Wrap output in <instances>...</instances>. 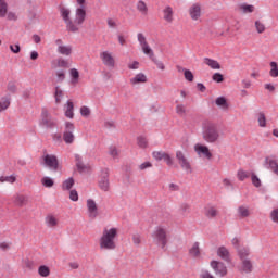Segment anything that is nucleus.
Masks as SVG:
<instances>
[{
  "label": "nucleus",
  "mask_w": 278,
  "mask_h": 278,
  "mask_svg": "<svg viewBox=\"0 0 278 278\" xmlns=\"http://www.w3.org/2000/svg\"><path fill=\"white\" fill-rule=\"evenodd\" d=\"M163 14L167 23H173V8L166 7L163 11Z\"/></svg>",
  "instance_id": "obj_38"
},
{
  "label": "nucleus",
  "mask_w": 278,
  "mask_h": 278,
  "mask_svg": "<svg viewBox=\"0 0 278 278\" xmlns=\"http://www.w3.org/2000/svg\"><path fill=\"white\" fill-rule=\"evenodd\" d=\"M41 125L47 129H53V127L58 125V122L55 121V118L51 117L49 111L43 110L41 113Z\"/></svg>",
  "instance_id": "obj_12"
},
{
  "label": "nucleus",
  "mask_w": 278,
  "mask_h": 278,
  "mask_svg": "<svg viewBox=\"0 0 278 278\" xmlns=\"http://www.w3.org/2000/svg\"><path fill=\"white\" fill-rule=\"evenodd\" d=\"M251 179H252V184H253V186H255V188H260V186H262V180H260V177H257V175L252 174Z\"/></svg>",
  "instance_id": "obj_54"
},
{
  "label": "nucleus",
  "mask_w": 278,
  "mask_h": 278,
  "mask_svg": "<svg viewBox=\"0 0 278 278\" xmlns=\"http://www.w3.org/2000/svg\"><path fill=\"white\" fill-rule=\"evenodd\" d=\"M215 105L222 110H229V102H227V98L225 97H218L215 99Z\"/></svg>",
  "instance_id": "obj_30"
},
{
  "label": "nucleus",
  "mask_w": 278,
  "mask_h": 278,
  "mask_svg": "<svg viewBox=\"0 0 278 278\" xmlns=\"http://www.w3.org/2000/svg\"><path fill=\"white\" fill-rule=\"evenodd\" d=\"M70 199L71 201H79V194L77 193V190H72L70 192Z\"/></svg>",
  "instance_id": "obj_62"
},
{
  "label": "nucleus",
  "mask_w": 278,
  "mask_h": 278,
  "mask_svg": "<svg viewBox=\"0 0 278 278\" xmlns=\"http://www.w3.org/2000/svg\"><path fill=\"white\" fill-rule=\"evenodd\" d=\"M58 66L59 68H68L71 65L68 64V61H66L65 59H59Z\"/></svg>",
  "instance_id": "obj_56"
},
{
  "label": "nucleus",
  "mask_w": 278,
  "mask_h": 278,
  "mask_svg": "<svg viewBox=\"0 0 278 278\" xmlns=\"http://www.w3.org/2000/svg\"><path fill=\"white\" fill-rule=\"evenodd\" d=\"M204 64H206V66H208L213 71H220V63H218V61H216V60L205 58Z\"/></svg>",
  "instance_id": "obj_29"
},
{
  "label": "nucleus",
  "mask_w": 278,
  "mask_h": 278,
  "mask_svg": "<svg viewBox=\"0 0 278 278\" xmlns=\"http://www.w3.org/2000/svg\"><path fill=\"white\" fill-rule=\"evenodd\" d=\"M254 29L256 34H264L266 31V24L262 20H256L254 22Z\"/></svg>",
  "instance_id": "obj_32"
},
{
  "label": "nucleus",
  "mask_w": 278,
  "mask_h": 278,
  "mask_svg": "<svg viewBox=\"0 0 278 278\" xmlns=\"http://www.w3.org/2000/svg\"><path fill=\"white\" fill-rule=\"evenodd\" d=\"M116 238H118V228H104L99 240L101 251H114Z\"/></svg>",
  "instance_id": "obj_1"
},
{
  "label": "nucleus",
  "mask_w": 278,
  "mask_h": 278,
  "mask_svg": "<svg viewBox=\"0 0 278 278\" xmlns=\"http://www.w3.org/2000/svg\"><path fill=\"white\" fill-rule=\"evenodd\" d=\"M75 186V179L73 177L67 178L65 181L62 184V189L63 190H71Z\"/></svg>",
  "instance_id": "obj_44"
},
{
  "label": "nucleus",
  "mask_w": 278,
  "mask_h": 278,
  "mask_svg": "<svg viewBox=\"0 0 278 278\" xmlns=\"http://www.w3.org/2000/svg\"><path fill=\"white\" fill-rule=\"evenodd\" d=\"M185 79L187 81H194V75L192 74V72L190 70L185 71Z\"/></svg>",
  "instance_id": "obj_58"
},
{
  "label": "nucleus",
  "mask_w": 278,
  "mask_h": 278,
  "mask_svg": "<svg viewBox=\"0 0 278 278\" xmlns=\"http://www.w3.org/2000/svg\"><path fill=\"white\" fill-rule=\"evenodd\" d=\"M144 55H148L152 62H155V53L153 52V49H151V46L147 43L146 46L141 47Z\"/></svg>",
  "instance_id": "obj_33"
},
{
  "label": "nucleus",
  "mask_w": 278,
  "mask_h": 278,
  "mask_svg": "<svg viewBox=\"0 0 278 278\" xmlns=\"http://www.w3.org/2000/svg\"><path fill=\"white\" fill-rule=\"evenodd\" d=\"M76 168L79 173H88L90 167L84 164V159L79 154H75Z\"/></svg>",
  "instance_id": "obj_19"
},
{
  "label": "nucleus",
  "mask_w": 278,
  "mask_h": 278,
  "mask_svg": "<svg viewBox=\"0 0 278 278\" xmlns=\"http://www.w3.org/2000/svg\"><path fill=\"white\" fill-rule=\"evenodd\" d=\"M200 278H216V277H214V275H212V273L207 270H202L200 274Z\"/></svg>",
  "instance_id": "obj_63"
},
{
  "label": "nucleus",
  "mask_w": 278,
  "mask_h": 278,
  "mask_svg": "<svg viewBox=\"0 0 278 278\" xmlns=\"http://www.w3.org/2000/svg\"><path fill=\"white\" fill-rule=\"evenodd\" d=\"M10 108V99L2 98L0 100V112H4V110H8Z\"/></svg>",
  "instance_id": "obj_48"
},
{
  "label": "nucleus",
  "mask_w": 278,
  "mask_h": 278,
  "mask_svg": "<svg viewBox=\"0 0 278 278\" xmlns=\"http://www.w3.org/2000/svg\"><path fill=\"white\" fill-rule=\"evenodd\" d=\"M86 22V7H77L75 10L74 20H72V25L76 27L79 31V27Z\"/></svg>",
  "instance_id": "obj_4"
},
{
  "label": "nucleus",
  "mask_w": 278,
  "mask_h": 278,
  "mask_svg": "<svg viewBox=\"0 0 278 278\" xmlns=\"http://www.w3.org/2000/svg\"><path fill=\"white\" fill-rule=\"evenodd\" d=\"M98 186L102 192H110V174L108 170L102 172Z\"/></svg>",
  "instance_id": "obj_14"
},
{
  "label": "nucleus",
  "mask_w": 278,
  "mask_h": 278,
  "mask_svg": "<svg viewBox=\"0 0 278 278\" xmlns=\"http://www.w3.org/2000/svg\"><path fill=\"white\" fill-rule=\"evenodd\" d=\"M43 165L50 170H58L60 168V162L58 161V156L53 154H45L42 156Z\"/></svg>",
  "instance_id": "obj_11"
},
{
  "label": "nucleus",
  "mask_w": 278,
  "mask_h": 278,
  "mask_svg": "<svg viewBox=\"0 0 278 278\" xmlns=\"http://www.w3.org/2000/svg\"><path fill=\"white\" fill-rule=\"evenodd\" d=\"M237 177H238L239 181H244V179H249V177H251V174L249 172L239 169L237 173Z\"/></svg>",
  "instance_id": "obj_46"
},
{
  "label": "nucleus",
  "mask_w": 278,
  "mask_h": 278,
  "mask_svg": "<svg viewBox=\"0 0 278 278\" xmlns=\"http://www.w3.org/2000/svg\"><path fill=\"white\" fill-rule=\"evenodd\" d=\"M210 266L214 270L216 277L223 278L229 275V269L227 268V265L220 261H211Z\"/></svg>",
  "instance_id": "obj_6"
},
{
  "label": "nucleus",
  "mask_w": 278,
  "mask_h": 278,
  "mask_svg": "<svg viewBox=\"0 0 278 278\" xmlns=\"http://www.w3.org/2000/svg\"><path fill=\"white\" fill-rule=\"evenodd\" d=\"M109 155H111L113 160L118 159V155H119L118 148H116V146H111L109 148Z\"/></svg>",
  "instance_id": "obj_45"
},
{
  "label": "nucleus",
  "mask_w": 278,
  "mask_h": 278,
  "mask_svg": "<svg viewBox=\"0 0 278 278\" xmlns=\"http://www.w3.org/2000/svg\"><path fill=\"white\" fill-rule=\"evenodd\" d=\"M100 60L106 68H116V59L114 58V53L110 50L101 51Z\"/></svg>",
  "instance_id": "obj_5"
},
{
  "label": "nucleus",
  "mask_w": 278,
  "mask_h": 278,
  "mask_svg": "<svg viewBox=\"0 0 278 278\" xmlns=\"http://www.w3.org/2000/svg\"><path fill=\"white\" fill-rule=\"evenodd\" d=\"M38 275L40 277H49V275H51V268L47 265H40L38 267Z\"/></svg>",
  "instance_id": "obj_35"
},
{
  "label": "nucleus",
  "mask_w": 278,
  "mask_h": 278,
  "mask_svg": "<svg viewBox=\"0 0 278 278\" xmlns=\"http://www.w3.org/2000/svg\"><path fill=\"white\" fill-rule=\"evenodd\" d=\"M60 14L66 25L67 30L75 34L77 31V27H75V25H73V18H71V9L62 7L60 9Z\"/></svg>",
  "instance_id": "obj_7"
},
{
  "label": "nucleus",
  "mask_w": 278,
  "mask_h": 278,
  "mask_svg": "<svg viewBox=\"0 0 278 278\" xmlns=\"http://www.w3.org/2000/svg\"><path fill=\"white\" fill-rule=\"evenodd\" d=\"M237 253L240 261L249 260V255H251V249L247 247L239 248Z\"/></svg>",
  "instance_id": "obj_27"
},
{
  "label": "nucleus",
  "mask_w": 278,
  "mask_h": 278,
  "mask_svg": "<svg viewBox=\"0 0 278 278\" xmlns=\"http://www.w3.org/2000/svg\"><path fill=\"white\" fill-rule=\"evenodd\" d=\"M13 203H14V205H16V207H25V205H27V203H29V199L26 195L16 193L13 197Z\"/></svg>",
  "instance_id": "obj_18"
},
{
  "label": "nucleus",
  "mask_w": 278,
  "mask_h": 278,
  "mask_svg": "<svg viewBox=\"0 0 278 278\" xmlns=\"http://www.w3.org/2000/svg\"><path fill=\"white\" fill-rule=\"evenodd\" d=\"M129 81H130L131 86H138L140 84H147V81H149V79L147 78L144 73H138L132 78H130Z\"/></svg>",
  "instance_id": "obj_22"
},
{
  "label": "nucleus",
  "mask_w": 278,
  "mask_h": 278,
  "mask_svg": "<svg viewBox=\"0 0 278 278\" xmlns=\"http://www.w3.org/2000/svg\"><path fill=\"white\" fill-rule=\"evenodd\" d=\"M269 66H270L269 75H270L273 78H277V77H278V63L275 62V61H271V62L269 63Z\"/></svg>",
  "instance_id": "obj_41"
},
{
  "label": "nucleus",
  "mask_w": 278,
  "mask_h": 278,
  "mask_svg": "<svg viewBox=\"0 0 278 278\" xmlns=\"http://www.w3.org/2000/svg\"><path fill=\"white\" fill-rule=\"evenodd\" d=\"M90 114H91L90 108H88V106L80 108V115L84 116V118H88V116H90Z\"/></svg>",
  "instance_id": "obj_55"
},
{
  "label": "nucleus",
  "mask_w": 278,
  "mask_h": 278,
  "mask_svg": "<svg viewBox=\"0 0 278 278\" xmlns=\"http://www.w3.org/2000/svg\"><path fill=\"white\" fill-rule=\"evenodd\" d=\"M176 114H178V116H186V106L184 104H177Z\"/></svg>",
  "instance_id": "obj_53"
},
{
  "label": "nucleus",
  "mask_w": 278,
  "mask_h": 278,
  "mask_svg": "<svg viewBox=\"0 0 278 278\" xmlns=\"http://www.w3.org/2000/svg\"><path fill=\"white\" fill-rule=\"evenodd\" d=\"M154 160H156V162H161V160H164L166 152H162V151H154L152 153Z\"/></svg>",
  "instance_id": "obj_52"
},
{
  "label": "nucleus",
  "mask_w": 278,
  "mask_h": 278,
  "mask_svg": "<svg viewBox=\"0 0 278 278\" xmlns=\"http://www.w3.org/2000/svg\"><path fill=\"white\" fill-rule=\"evenodd\" d=\"M189 255L190 257H193L194 260H201V247L199 242H194L191 248L189 249Z\"/></svg>",
  "instance_id": "obj_24"
},
{
  "label": "nucleus",
  "mask_w": 278,
  "mask_h": 278,
  "mask_svg": "<svg viewBox=\"0 0 278 278\" xmlns=\"http://www.w3.org/2000/svg\"><path fill=\"white\" fill-rule=\"evenodd\" d=\"M55 76H56V81L59 84H62V81L66 79V72L64 70L56 71Z\"/></svg>",
  "instance_id": "obj_47"
},
{
  "label": "nucleus",
  "mask_w": 278,
  "mask_h": 278,
  "mask_svg": "<svg viewBox=\"0 0 278 278\" xmlns=\"http://www.w3.org/2000/svg\"><path fill=\"white\" fill-rule=\"evenodd\" d=\"M54 43L56 45V53L60 55L65 58L73 55V46L64 43L62 39H56Z\"/></svg>",
  "instance_id": "obj_9"
},
{
  "label": "nucleus",
  "mask_w": 278,
  "mask_h": 278,
  "mask_svg": "<svg viewBox=\"0 0 278 278\" xmlns=\"http://www.w3.org/2000/svg\"><path fill=\"white\" fill-rule=\"evenodd\" d=\"M239 9L241 10V12L243 14H251V13L255 12V7L252 4H241L239 7Z\"/></svg>",
  "instance_id": "obj_42"
},
{
  "label": "nucleus",
  "mask_w": 278,
  "mask_h": 278,
  "mask_svg": "<svg viewBox=\"0 0 278 278\" xmlns=\"http://www.w3.org/2000/svg\"><path fill=\"white\" fill-rule=\"evenodd\" d=\"M217 255L220 260H224V262H231V253L226 247H219L217 249Z\"/></svg>",
  "instance_id": "obj_23"
},
{
  "label": "nucleus",
  "mask_w": 278,
  "mask_h": 278,
  "mask_svg": "<svg viewBox=\"0 0 278 278\" xmlns=\"http://www.w3.org/2000/svg\"><path fill=\"white\" fill-rule=\"evenodd\" d=\"M239 273H244L245 275L253 273V262H251V258L241 261Z\"/></svg>",
  "instance_id": "obj_17"
},
{
  "label": "nucleus",
  "mask_w": 278,
  "mask_h": 278,
  "mask_svg": "<svg viewBox=\"0 0 278 278\" xmlns=\"http://www.w3.org/2000/svg\"><path fill=\"white\" fill-rule=\"evenodd\" d=\"M270 218H271L273 223H277L278 224V208H274L270 212Z\"/></svg>",
  "instance_id": "obj_61"
},
{
  "label": "nucleus",
  "mask_w": 278,
  "mask_h": 278,
  "mask_svg": "<svg viewBox=\"0 0 278 278\" xmlns=\"http://www.w3.org/2000/svg\"><path fill=\"white\" fill-rule=\"evenodd\" d=\"M75 124L71 122L65 123V130L63 132V140L65 144H73L75 142Z\"/></svg>",
  "instance_id": "obj_8"
},
{
  "label": "nucleus",
  "mask_w": 278,
  "mask_h": 278,
  "mask_svg": "<svg viewBox=\"0 0 278 278\" xmlns=\"http://www.w3.org/2000/svg\"><path fill=\"white\" fill-rule=\"evenodd\" d=\"M136 8L138 12L142 14V16H147V14H149V7H147L146 1L139 0L136 4Z\"/></svg>",
  "instance_id": "obj_28"
},
{
  "label": "nucleus",
  "mask_w": 278,
  "mask_h": 278,
  "mask_svg": "<svg viewBox=\"0 0 278 278\" xmlns=\"http://www.w3.org/2000/svg\"><path fill=\"white\" fill-rule=\"evenodd\" d=\"M237 212H238V216L240 217V218H249V216H250V212H249V207H247V206H239L238 207V210H237Z\"/></svg>",
  "instance_id": "obj_39"
},
{
  "label": "nucleus",
  "mask_w": 278,
  "mask_h": 278,
  "mask_svg": "<svg viewBox=\"0 0 278 278\" xmlns=\"http://www.w3.org/2000/svg\"><path fill=\"white\" fill-rule=\"evenodd\" d=\"M152 240L160 249H166L168 244V230L163 226H157L152 232Z\"/></svg>",
  "instance_id": "obj_3"
},
{
  "label": "nucleus",
  "mask_w": 278,
  "mask_h": 278,
  "mask_svg": "<svg viewBox=\"0 0 278 278\" xmlns=\"http://www.w3.org/2000/svg\"><path fill=\"white\" fill-rule=\"evenodd\" d=\"M265 166H266V168H269L270 170H273V173H275V175L278 176V162H277V160L270 159V157L265 159Z\"/></svg>",
  "instance_id": "obj_26"
},
{
  "label": "nucleus",
  "mask_w": 278,
  "mask_h": 278,
  "mask_svg": "<svg viewBox=\"0 0 278 278\" xmlns=\"http://www.w3.org/2000/svg\"><path fill=\"white\" fill-rule=\"evenodd\" d=\"M202 139L207 144H216L220 142V131H218V126L212 122H204L202 124Z\"/></svg>",
  "instance_id": "obj_2"
},
{
  "label": "nucleus",
  "mask_w": 278,
  "mask_h": 278,
  "mask_svg": "<svg viewBox=\"0 0 278 278\" xmlns=\"http://www.w3.org/2000/svg\"><path fill=\"white\" fill-rule=\"evenodd\" d=\"M54 99L56 105H60V103H62V99H64V91H62L60 87H55Z\"/></svg>",
  "instance_id": "obj_37"
},
{
  "label": "nucleus",
  "mask_w": 278,
  "mask_h": 278,
  "mask_svg": "<svg viewBox=\"0 0 278 278\" xmlns=\"http://www.w3.org/2000/svg\"><path fill=\"white\" fill-rule=\"evenodd\" d=\"M151 166H153V164H151V162H144L139 165V169L147 170V168H151Z\"/></svg>",
  "instance_id": "obj_64"
},
{
  "label": "nucleus",
  "mask_w": 278,
  "mask_h": 278,
  "mask_svg": "<svg viewBox=\"0 0 278 278\" xmlns=\"http://www.w3.org/2000/svg\"><path fill=\"white\" fill-rule=\"evenodd\" d=\"M164 162H166L167 166H173V164H175V162L173 161V156H170V154L165 152V156H164Z\"/></svg>",
  "instance_id": "obj_60"
},
{
  "label": "nucleus",
  "mask_w": 278,
  "mask_h": 278,
  "mask_svg": "<svg viewBox=\"0 0 278 278\" xmlns=\"http://www.w3.org/2000/svg\"><path fill=\"white\" fill-rule=\"evenodd\" d=\"M137 144L140 149H147V147H149V141H147V138L144 137H138Z\"/></svg>",
  "instance_id": "obj_49"
},
{
  "label": "nucleus",
  "mask_w": 278,
  "mask_h": 278,
  "mask_svg": "<svg viewBox=\"0 0 278 278\" xmlns=\"http://www.w3.org/2000/svg\"><path fill=\"white\" fill-rule=\"evenodd\" d=\"M176 160L184 170L192 173V165H190V161H188V157H186V154L181 150L176 151Z\"/></svg>",
  "instance_id": "obj_10"
},
{
  "label": "nucleus",
  "mask_w": 278,
  "mask_h": 278,
  "mask_svg": "<svg viewBox=\"0 0 278 278\" xmlns=\"http://www.w3.org/2000/svg\"><path fill=\"white\" fill-rule=\"evenodd\" d=\"M0 184H16V175L0 176Z\"/></svg>",
  "instance_id": "obj_34"
},
{
  "label": "nucleus",
  "mask_w": 278,
  "mask_h": 278,
  "mask_svg": "<svg viewBox=\"0 0 278 278\" xmlns=\"http://www.w3.org/2000/svg\"><path fill=\"white\" fill-rule=\"evenodd\" d=\"M212 79H213V81H216L217 84H222V81L225 80V78L223 77V74H220V73H215L212 76Z\"/></svg>",
  "instance_id": "obj_57"
},
{
  "label": "nucleus",
  "mask_w": 278,
  "mask_h": 278,
  "mask_svg": "<svg viewBox=\"0 0 278 278\" xmlns=\"http://www.w3.org/2000/svg\"><path fill=\"white\" fill-rule=\"evenodd\" d=\"M46 226L50 229H55V227L59 225L60 220L58 217L53 214H48L45 218Z\"/></svg>",
  "instance_id": "obj_25"
},
{
  "label": "nucleus",
  "mask_w": 278,
  "mask_h": 278,
  "mask_svg": "<svg viewBox=\"0 0 278 278\" xmlns=\"http://www.w3.org/2000/svg\"><path fill=\"white\" fill-rule=\"evenodd\" d=\"M179 212H180V214H184V215L190 214V204H188V203L180 204Z\"/></svg>",
  "instance_id": "obj_51"
},
{
  "label": "nucleus",
  "mask_w": 278,
  "mask_h": 278,
  "mask_svg": "<svg viewBox=\"0 0 278 278\" xmlns=\"http://www.w3.org/2000/svg\"><path fill=\"white\" fill-rule=\"evenodd\" d=\"M218 208L216 206H206L204 208V216L210 220H214V218H218Z\"/></svg>",
  "instance_id": "obj_21"
},
{
  "label": "nucleus",
  "mask_w": 278,
  "mask_h": 278,
  "mask_svg": "<svg viewBox=\"0 0 278 278\" xmlns=\"http://www.w3.org/2000/svg\"><path fill=\"white\" fill-rule=\"evenodd\" d=\"M41 185L45 188H53V186H55V181L53 180V178L45 176L43 178H41Z\"/></svg>",
  "instance_id": "obj_36"
},
{
  "label": "nucleus",
  "mask_w": 278,
  "mask_h": 278,
  "mask_svg": "<svg viewBox=\"0 0 278 278\" xmlns=\"http://www.w3.org/2000/svg\"><path fill=\"white\" fill-rule=\"evenodd\" d=\"M87 211L89 218H97L99 216V206L97 205V202L92 199L87 200Z\"/></svg>",
  "instance_id": "obj_16"
},
{
  "label": "nucleus",
  "mask_w": 278,
  "mask_h": 278,
  "mask_svg": "<svg viewBox=\"0 0 278 278\" xmlns=\"http://www.w3.org/2000/svg\"><path fill=\"white\" fill-rule=\"evenodd\" d=\"M64 114L66 118H75V104L73 103V101L68 100L64 104Z\"/></svg>",
  "instance_id": "obj_20"
},
{
  "label": "nucleus",
  "mask_w": 278,
  "mask_h": 278,
  "mask_svg": "<svg viewBox=\"0 0 278 278\" xmlns=\"http://www.w3.org/2000/svg\"><path fill=\"white\" fill-rule=\"evenodd\" d=\"M5 16H8V2L0 0V18H5Z\"/></svg>",
  "instance_id": "obj_40"
},
{
  "label": "nucleus",
  "mask_w": 278,
  "mask_h": 278,
  "mask_svg": "<svg viewBox=\"0 0 278 278\" xmlns=\"http://www.w3.org/2000/svg\"><path fill=\"white\" fill-rule=\"evenodd\" d=\"M71 84L77 86L79 84V71L77 68L70 70Z\"/></svg>",
  "instance_id": "obj_31"
},
{
  "label": "nucleus",
  "mask_w": 278,
  "mask_h": 278,
  "mask_svg": "<svg viewBox=\"0 0 278 278\" xmlns=\"http://www.w3.org/2000/svg\"><path fill=\"white\" fill-rule=\"evenodd\" d=\"M137 40L141 48L146 47V45H149V42H147V37H144V34L142 33H138Z\"/></svg>",
  "instance_id": "obj_50"
},
{
  "label": "nucleus",
  "mask_w": 278,
  "mask_h": 278,
  "mask_svg": "<svg viewBox=\"0 0 278 278\" xmlns=\"http://www.w3.org/2000/svg\"><path fill=\"white\" fill-rule=\"evenodd\" d=\"M194 151L199 157H205L206 160H210L212 157V152L210 151V148L203 143H197L194 146Z\"/></svg>",
  "instance_id": "obj_15"
},
{
  "label": "nucleus",
  "mask_w": 278,
  "mask_h": 278,
  "mask_svg": "<svg viewBox=\"0 0 278 278\" xmlns=\"http://www.w3.org/2000/svg\"><path fill=\"white\" fill-rule=\"evenodd\" d=\"M257 123H258V127H266L267 122H266V114H264V112H258L257 113Z\"/></svg>",
  "instance_id": "obj_43"
},
{
  "label": "nucleus",
  "mask_w": 278,
  "mask_h": 278,
  "mask_svg": "<svg viewBox=\"0 0 278 278\" xmlns=\"http://www.w3.org/2000/svg\"><path fill=\"white\" fill-rule=\"evenodd\" d=\"M129 71H138L140 68V62L134 61L128 64Z\"/></svg>",
  "instance_id": "obj_59"
},
{
  "label": "nucleus",
  "mask_w": 278,
  "mask_h": 278,
  "mask_svg": "<svg viewBox=\"0 0 278 278\" xmlns=\"http://www.w3.org/2000/svg\"><path fill=\"white\" fill-rule=\"evenodd\" d=\"M202 14H203V7L201 5V3L199 2L193 3L189 8V16L191 21H200Z\"/></svg>",
  "instance_id": "obj_13"
}]
</instances>
